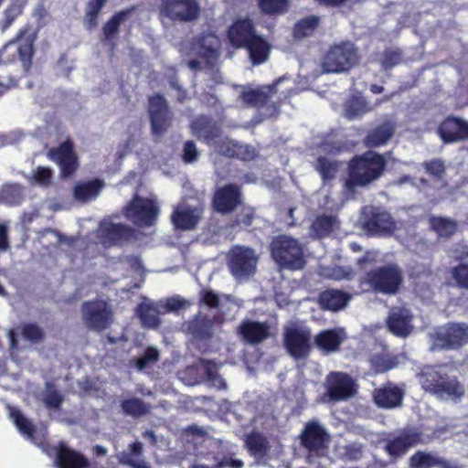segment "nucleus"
Instances as JSON below:
<instances>
[{
    "mask_svg": "<svg viewBox=\"0 0 468 468\" xmlns=\"http://www.w3.org/2000/svg\"><path fill=\"white\" fill-rule=\"evenodd\" d=\"M371 111L372 107L360 94L350 96L344 104V116L349 121L360 119Z\"/></svg>",
    "mask_w": 468,
    "mask_h": 468,
    "instance_id": "37",
    "label": "nucleus"
},
{
    "mask_svg": "<svg viewBox=\"0 0 468 468\" xmlns=\"http://www.w3.org/2000/svg\"><path fill=\"white\" fill-rule=\"evenodd\" d=\"M123 211L125 217L135 225L152 227L157 220L159 207L154 199L135 194Z\"/></svg>",
    "mask_w": 468,
    "mask_h": 468,
    "instance_id": "8",
    "label": "nucleus"
},
{
    "mask_svg": "<svg viewBox=\"0 0 468 468\" xmlns=\"http://www.w3.org/2000/svg\"><path fill=\"white\" fill-rule=\"evenodd\" d=\"M355 271L350 266H335L332 269L330 277L336 281H350L355 277Z\"/></svg>",
    "mask_w": 468,
    "mask_h": 468,
    "instance_id": "59",
    "label": "nucleus"
},
{
    "mask_svg": "<svg viewBox=\"0 0 468 468\" xmlns=\"http://www.w3.org/2000/svg\"><path fill=\"white\" fill-rule=\"evenodd\" d=\"M256 217L255 209L251 207H243L235 219V225H241L244 228H249Z\"/></svg>",
    "mask_w": 468,
    "mask_h": 468,
    "instance_id": "57",
    "label": "nucleus"
},
{
    "mask_svg": "<svg viewBox=\"0 0 468 468\" xmlns=\"http://www.w3.org/2000/svg\"><path fill=\"white\" fill-rule=\"evenodd\" d=\"M360 222L364 230L370 235H391L396 228L391 215L384 208L375 206L362 207Z\"/></svg>",
    "mask_w": 468,
    "mask_h": 468,
    "instance_id": "10",
    "label": "nucleus"
},
{
    "mask_svg": "<svg viewBox=\"0 0 468 468\" xmlns=\"http://www.w3.org/2000/svg\"><path fill=\"white\" fill-rule=\"evenodd\" d=\"M325 396L333 402L346 400L356 392L354 379L346 373L333 371L325 378Z\"/></svg>",
    "mask_w": 468,
    "mask_h": 468,
    "instance_id": "16",
    "label": "nucleus"
},
{
    "mask_svg": "<svg viewBox=\"0 0 468 468\" xmlns=\"http://www.w3.org/2000/svg\"><path fill=\"white\" fill-rule=\"evenodd\" d=\"M403 282V273L394 263L379 266L367 271L359 279L358 288L362 292L396 294Z\"/></svg>",
    "mask_w": 468,
    "mask_h": 468,
    "instance_id": "3",
    "label": "nucleus"
},
{
    "mask_svg": "<svg viewBox=\"0 0 468 468\" xmlns=\"http://www.w3.org/2000/svg\"><path fill=\"white\" fill-rule=\"evenodd\" d=\"M137 239L133 228L122 223H107L101 229V242L105 247H122Z\"/></svg>",
    "mask_w": 468,
    "mask_h": 468,
    "instance_id": "20",
    "label": "nucleus"
},
{
    "mask_svg": "<svg viewBox=\"0 0 468 468\" xmlns=\"http://www.w3.org/2000/svg\"><path fill=\"white\" fill-rule=\"evenodd\" d=\"M213 325L212 319L198 314L185 324V330L196 340L207 341L213 335Z\"/></svg>",
    "mask_w": 468,
    "mask_h": 468,
    "instance_id": "31",
    "label": "nucleus"
},
{
    "mask_svg": "<svg viewBox=\"0 0 468 468\" xmlns=\"http://www.w3.org/2000/svg\"><path fill=\"white\" fill-rule=\"evenodd\" d=\"M455 259L459 264L452 268V278L458 288L468 291V245H461L455 250Z\"/></svg>",
    "mask_w": 468,
    "mask_h": 468,
    "instance_id": "33",
    "label": "nucleus"
},
{
    "mask_svg": "<svg viewBox=\"0 0 468 468\" xmlns=\"http://www.w3.org/2000/svg\"><path fill=\"white\" fill-rule=\"evenodd\" d=\"M300 443L309 455L317 458L326 455L331 441L330 434L318 420L307 421L299 435Z\"/></svg>",
    "mask_w": 468,
    "mask_h": 468,
    "instance_id": "7",
    "label": "nucleus"
},
{
    "mask_svg": "<svg viewBox=\"0 0 468 468\" xmlns=\"http://www.w3.org/2000/svg\"><path fill=\"white\" fill-rule=\"evenodd\" d=\"M402 60L403 53L399 48H386L383 51L380 64L384 70H389L399 65Z\"/></svg>",
    "mask_w": 468,
    "mask_h": 468,
    "instance_id": "52",
    "label": "nucleus"
},
{
    "mask_svg": "<svg viewBox=\"0 0 468 468\" xmlns=\"http://www.w3.org/2000/svg\"><path fill=\"white\" fill-rule=\"evenodd\" d=\"M424 168L429 175L436 177L437 179H441L445 174L444 164L439 159H433L426 162L424 164Z\"/></svg>",
    "mask_w": 468,
    "mask_h": 468,
    "instance_id": "58",
    "label": "nucleus"
},
{
    "mask_svg": "<svg viewBox=\"0 0 468 468\" xmlns=\"http://www.w3.org/2000/svg\"><path fill=\"white\" fill-rule=\"evenodd\" d=\"M410 468H452L451 463L438 454L417 451L409 459Z\"/></svg>",
    "mask_w": 468,
    "mask_h": 468,
    "instance_id": "34",
    "label": "nucleus"
},
{
    "mask_svg": "<svg viewBox=\"0 0 468 468\" xmlns=\"http://www.w3.org/2000/svg\"><path fill=\"white\" fill-rule=\"evenodd\" d=\"M271 256L281 269L302 270L305 264L302 244L295 238L278 235L270 243Z\"/></svg>",
    "mask_w": 468,
    "mask_h": 468,
    "instance_id": "4",
    "label": "nucleus"
},
{
    "mask_svg": "<svg viewBox=\"0 0 468 468\" xmlns=\"http://www.w3.org/2000/svg\"><path fill=\"white\" fill-rule=\"evenodd\" d=\"M238 334L245 343L258 345L269 338L270 326L266 322L246 319L239 324Z\"/></svg>",
    "mask_w": 468,
    "mask_h": 468,
    "instance_id": "26",
    "label": "nucleus"
},
{
    "mask_svg": "<svg viewBox=\"0 0 468 468\" xmlns=\"http://www.w3.org/2000/svg\"><path fill=\"white\" fill-rule=\"evenodd\" d=\"M357 59L358 55L354 44L342 41L330 47L323 58L322 67L327 73L344 72L352 69Z\"/></svg>",
    "mask_w": 468,
    "mask_h": 468,
    "instance_id": "6",
    "label": "nucleus"
},
{
    "mask_svg": "<svg viewBox=\"0 0 468 468\" xmlns=\"http://www.w3.org/2000/svg\"><path fill=\"white\" fill-rule=\"evenodd\" d=\"M468 343V324L449 323L432 335L433 349H458Z\"/></svg>",
    "mask_w": 468,
    "mask_h": 468,
    "instance_id": "12",
    "label": "nucleus"
},
{
    "mask_svg": "<svg viewBox=\"0 0 468 468\" xmlns=\"http://www.w3.org/2000/svg\"><path fill=\"white\" fill-rule=\"evenodd\" d=\"M243 48L248 51L249 58L254 66L264 63L271 52V45L260 35H257Z\"/></svg>",
    "mask_w": 468,
    "mask_h": 468,
    "instance_id": "36",
    "label": "nucleus"
},
{
    "mask_svg": "<svg viewBox=\"0 0 468 468\" xmlns=\"http://www.w3.org/2000/svg\"><path fill=\"white\" fill-rule=\"evenodd\" d=\"M10 415L18 431L31 441H34V435L37 433L34 424L19 410L13 409Z\"/></svg>",
    "mask_w": 468,
    "mask_h": 468,
    "instance_id": "47",
    "label": "nucleus"
},
{
    "mask_svg": "<svg viewBox=\"0 0 468 468\" xmlns=\"http://www.w3.org/2000/svg\"><path fill=\"white\" fill-rule=\"evenodd\" d=\"M148 115L151 131L154 135L164 134L172 125L173 112L166 99L160 93H155L148 99Z\"/></svg>",
    "mask_w": 468,
    "mask_h": 468,
    "instance_id": "13",
    "label": "nucleus"
},
{
    "mask_svg": "<svg viewBox=\"0 0 468 468\" xmlns=\"http://www.w3.org/2000/svg\"><path fill=\"white\" fill-rule=\"evenodd\" d=\"M385 156L375 151L356 154L348 162L347 178L343 189L347 197L355 198L357 187H367L378 181L387 168Z\"/></svg>",
    "mask_w": 468,
    "mask_h": 468,
    "instance_id": "1",
    "label": "nucleus"
},
{
    "mask_svg": "<svg viewBox=\"0 0 468 468\" xmlns=\"http://www.w3.org/2000/svg\"><path fill=\"white\" fill-rule=\"evenodd\" d=\"M336 224L337 218L335 216L325 214L318 215L311 225V231L316 238L323 239L333 232Z\"/></svg>",
    "mask_w": 468,
    "mask_h": 468,
    "instance_id": "40",
    "label": "nucleus"
},
{
    "mask_svg": "<svg viewBox=\"0 0 468 468\" xmlns=\"http://www.w3.org/2000/svg\"><path fill=\"white\" fill-rule=\"evenodd\" d=\"M349 294L339 290L330 289L322 292L318 302L323 310L337 312L347 304Z\"/></svg>",
    "mask_w": 468,
    "mask_h": 468,
    "instance_id": "35",
    "label": "nucleus"
},
{
    "mask_svg": "<svg viewBox=\"0 0 468 468\" xmlns=\"http://www.w3.org/2000/svg\"><path fill=\"white\" fill-rule=\"evenodd\" d=\"M203 212V207H177L171 215V221L177 229L192 230L199 223Z\"/></svg>",
    "mask_w": 468,
    "mask_h": 468,
    "instance_id": "25",
    "label": "nucleus"
},
{
    "mask_svg": "<svg viewBox=\"0 0 468 468\" xmlns=\"http://www.w3.org/2000/svg\"><path fill=\"white\" fill-rule=\"evenodd\" d=\"M431 437L425 435L419 427H407L402 429L398 436L386 441L385 452L392 458H400L407 452L417 445L426 444Z\"/></svg>",
    "mask_w": 468,
    "mask_h": 468,
    "instance_id": "11",
    "label": "nucleus"
},
{
    "mask_svg": "<svg viewBox=\"0 0 468 468\" xmlns=\"http://www.w3.org/2000/svg\"><path fill=\"white\" fill-rule=\"evenodd\" d=\"M257 35L255 24L249 17L236 19L227 32L229 43L236 48H243Z\"/></svg>",
    "mask_w": 468,
    "mask_h": 468,
    "instance_id": "22",
    "label": "nucleus"
},
{
    "mask_svg": "<svg viewBox=\"0 0 468 468\" xmlns=\"http://www.w3.org/2000/svg\"><path fill=\"white\" fill-rule=\"evenodd\" d=\"M240 203V188L235 184H227L214 192L211 205L214 211L226 215L232 213Z\"/></svg>",
    "mask_w": 468,
    "mask_h": 468,
    "instance_id": "19",
    "label": "nucleus"
},
{
    "mask_svg": "<svg viewBox=\"0 0 468 468\" xmlns=\"http://www.w3.org/2000/svg\"><path fill=\"white\" fill-rule=\"evenodd\" d=\"M198 155H199V153L197 151L195 142L186 141L184 144V148H183V154H182L183 161L186 164L194 163L195 161L197 160Z\"/></svg>",
    "mask_w": 468,
    "mask_h": 468,
    "instance_id": "60",
    "label": "nucleus"
},
{
    "mask_svg": "<svg viewBox=\"0 0 468 468\" xmlns=\"http://www.w3.org/2000/svg\"><path fill=\"white\" fill-rule=\"evenodd\" d=\"M53 178V170L47 166H37L33 173L34 181L42 186H48Z\"/></svg>",
    "mask_w": 468,
    "mask_h": 468,
    "instance_id": "55",
    "label": "nucleus"
},
{
    "mask_svg": "<svg viewBox=\"0 0 468 468\" xmlns=\"http://www.w3.org/2000/svg\"><path fill=\"white\" fill-rule=\"evenodd\" d=\"M280 80L281 79H278L263 89L243 90L239 94V99L247 107L263 108L269 103L272 95L277 92V86Z\"/></svg>",
    "mask_w": 468,
    "mask_h": 468,
    "instance_id": "28",
    "label": "nucleus"
},
{
    "mask_svg": "<svg viewBox=\"0 0 468 468\" xmlns=\"http://www.w3.org/2000/svg\"><path fill=\"white\" fill-rule=\"evenodd\" d=\"M320 19L316 16H309L300 19L293 27L294 36L304 37L311 36L317 28Z\"/></svg>",
    "mask_w": 468,
    "mask_h": 468,
    "instance_id": "48",
    "label": "nucleus"
},
{
    "mask_svg": "<svg viewBox=\"0 0 468 468\" xmlns=\"http://www.w3.org/2000/svg\"><path fill=\"white\" fill-rule=\"evenodd\" d=\"M412 314L406 308H393L386 320L387 327L394 335L408 336L412 331Z\"/></svg>",
    "mask_w": 468,
    "mask_h": 468,
    "instance_id": "27",
    "label": "nucleus"
},
{
    "mask_svg": "<svg viewBox=\"0 0 468 468\" xmlns=\"http://www.w3.org/2000/svg\"><path fill=\"white\" fill-rule=\"evenodd\" d=\"M55 463L58 468H90V463L81 452L60 441L55 447Z\"/></svg>",
    "mask_w": 468,
    "mask_h": 468,
    "instance_id": "24",
    "label": "nucleus"
},
{
    "mask_svg": "<svg viewBox=\"0 0 468 468\" xmlns=\"http://www.w3.org/2000/svg\"><path fill=\"white\" fill-rule=\"evenodd\" d=\"M431 228L441 238H451L458 229L456 221L442 217L431 216L430 218Z\"/></svg>",
    "mask_w": 468,
    "mask_h": 468,
    "instance_id": "44",
    "label": "nucleus"
},
{
    "mask_svg": "<svg viewBox=\"0 0 468 468\" xmlns=\"http://www.w3.org/2000/svg\"><path fill=\"white\" fill-rule=\"evenodd\" d=\"M12 48H14L15 53H17L24 71L28 73L32 67V58L35 53L33 40L27 39L19 43L16 41L8 42L0 50V63H11L14 61L15 54H12V57L8 54Z\"/></svg>",
    "mask_w": 468,
    "mask_h": 468,
    "instance_id": "21",
    "label": "nucleus"
},
{
    "mask_svg": "<svg viewBox=\"0 0 468 468\" xmlns=\"http://www.w3.org/2000/svg\"><path fill=\"white\" fill-rule=\"evenodd\" d=\"M45 388L46 393L43 398L45 406L49 410H59L64 400L62 394L52 382H47Z\"/></svg>",
    "mask_w": 468,
    "mask_h": 468,
    "instance_id": "49",
    "label": "nucleus"
},
{
    "mask_svg": "<svg viewBox=\"0 0 468 468\" xmlns=\"http://www.w3.org/2000/svg\"><path fill=\"white\" fill-rule=\"evenodd\" d=\"M198 304L205 305L210 309L218 308L220 305V299L218 293L211 289H202L199 292Z\"/></svg>",
    "mask_w": 468,
    "mask_h": 468,
    "instance_id": "54",
    "label": "nucleus"
},
{
    "mask_svg": "<svg viewBox=\"0 0 468 468\" xmlns=\"http://www.w3.org/2000/svg\"><path fill=\"white\" fill-rule=\"evenodd\" d=\"M216 144L219 154L230 158L247 159L246 154L249 153L248 146L239 144L238 142L229 139L221 140Z\"/></svg>",
    "mask_w": 468,
    "mask_h": 468,
    "instance_id": "43",
    "label": "nucleus"
},
{
    "mask_svg": "<svg viewBox=\"0 0 468 468\" xmlns=\"http://www.w3.org/2000/svg\"><path fill=\"white\" fill-rule=\"evenodd\" d=\"M215 463L214 468H241L243 466V462L240 460L233 459L232 455L229 454L219 459L218 456L213 457Z\"/></svg>",
    "mask_w": 468,
    "mask_h": 468,
    "instance_id": "61",
    "label": "nucleus"
},
{
    "mask_svg": "<svg viewBox=\"0 0 468 468\" xmlns=\"http://www.w3.org/2000/svg\"><path fill=\"white\" fill-rule=\"evenodd\" d=\"M103 187L104 182L101 179L95 178L77 184L73 188V195L76 200L88 202L91 199H95Z\"/></svg>",
    "mask_w": 468,
    "mask_h": 468,
    "instance_id": "38",
    "label": "nucleus"
},
{
    "mask_svg": "<svg viewBox=\"0 0 468 468\" xmlns=\"http://www.w3.org/2000/svg\"><path fill=\"white\" fill-rule=\"evenodd\" d=\"M258 257L253 249L234 246L229 253V269L235 278H247L256 271Z\"/></svg>",
    "mask_w": 468,
    "mask_h": 468,
    "instance_id": "15",
    "label": "nucleus"
},
{
    "mask_svg": "<svg viewBox=\"0 0 468 468\" xmlns=\"http://www.w3.org/2000/svg\"><path fill=\"white\" fill-rule=\"evenodd\" d=\"M345 340L342 329H324L314 336V345L324 355L339 351Z\"/></svg>",
    "mask_w": 468,
    "mask_h": 468,
    "instance_id": "29",
    "label": "nucleus"
},
{
    "mask_svg": "<svg viewBox=\"0 0 468 468\" xmlns=\"http://www.w3.org/2000/svg\"><path fill=\"white\" fill-rule=\"evenodd\" d=\"M403 397V390L391 383L375 389L373 393L376 405L382 409L399 407L402 404Z\"/></svg>",
    "mask_w": 468,
    "mask_h": 468,
    "instance_id": "30",
    "label": "nucleus"
},
{
    "mask_svg": "<svg viewBox=\"0 0 468 468\" xmlns=\"http://www.w3.org/2000/svg\"><path fill=\"white\" fill-rule=\"evenodd\" d=\"M121 407L126 415L133 417L144 416L149 411L146 404L141 399L137 398L124 399Z\"/></svg>",
    "mask_w": 468,
    "mask_h": 468,
    "instance_id": "50",
    "label": "nucleus"
},
{
    "mask_svg": "<svg viewBox=\"0 0 468 468\" xmlns=\"http://www.w3.org/2000/svg\"><path fill=\"white\" fill-rule=\"evenodd\" d=\"M312 332L307 326H287L282 335L283 346L294 360L307 358L312 351Z\"/></svg>",
    "mask_w": 468,
    "mask_h": 468,
    "instance_id": "9",
    "label": "nucleus"
},
{
    "mask_svg": "<svg viewBox=\"0 0 468 468\" xmlns=\"http://www.w3.org/2000/svg\"><path fill=\"white\" fill-rule=\"evenodd\" d=\"M23 12V6L17 4L10 5L5 10V27H9Z\"/></svg>",
    "mask_w": 468,
    "mask_h": 468,
    "instance_id": "62",
    "label": "nucleus"
},
{
    "mask_svg": "<svg viewBox=\"0 0 468 468\" xmlns=\"http://www.w3.org/2000/svg\"><path fill=\"white\" fill-rule=\"evenodd\" d=\"M136 313L144 327L157 328L161 324L159 311L153 303H140L137 306Z\"/></svg>",
    "mask_w": 468,
    "mask_h": 468,
    "instance_id": "41",
    "label": "nucleus"
},
{
    "mask_svg": "<svg viewBox=\"0 0 468 468\" xmlns=\"http://www.w3.org/2000/svg\"><path fill=\"white\" fill-rule=\"evenodd\" d=\"M108 0H89L84 15V25L87 29L91 30L98 25V18L101 10Z\"/></svg>",
    "mask_w": 468,
    "mask_h": 468,
    "instance_id": "46",
    "label": "nucleus"
},
{
    "mask_svg": "<svg viewBox=\"0 0 468 468\" xmlns=\"http://www.w3.org/2000/svg\"><path fill=\"white\" fill-rule=\"evenodd\" d=\"M22 338L31 344L42 343L46 338V333L35 322L24 323L19 327Z\"/></svg>",
    "mask_w": 468,
    "mask_h": 468,
    "instance_id": "45",
    "label": "nucleus"
},
{
    "mask_svg": "<svg viewBox=\"0 0 468 468\" xmlns=\"http://www.w3.org/2000/svg\"><path fill=\"white\" fill-rule=\"evenodd\" d=\"M189 128L192 135L207 144H216L221 135L220 126L206 115H199L192 120Z\"/></svg>",
    "mask_w": 468,
    "mask_h": 468,
    "instance_id": "23",
    "label": "nucleus"
},
{
    "mask_svg": "<svg viewBox=\"0 0 468 468\" xmlns=\"http://www.w3.org/2000/svg\"><path fill=\"white\" fill-rule=\"evenodd\" d=\"M261 11L265 15H276L286 12L288 0H258Z\"/></svg>",
    "mask_w": 468,
    "mask_h": 468,
    "instance_id": "53",
    "label": "nucleus"
},
{
    "mask_svg": "<svg viewBox=\"0 0 468 468\" xmlns=\"http://www.w3.org/2000/svg\"><path fill=\"white\" fill-rule=\"evenodd\" d=\"M443 144H452L468 141V121L455 116L445 117L436 130Z\"/></svg>",
    "mask_w": 468,
    "mask_h": 468,
    "instance_id": "18",
    "label": "nucleus"
},
{
    "mask_svg": "<svg viewBox=\"0 0 468 468\" xmlns=\"http://www.w3.org/2000/svg\"><path fill=\"white\" fill-rule=\"evenodd\" d=\"M159 358V353L154 347H147L144 355L136 359V367L142 370L147 367L151 363H154Z\"/></svg>",
    "mask_w": 468,
    "mask_h": 468,
    "instance_id": "56",
    "label": "nucleus"
},
{
    "mask_svg": "<svg viewBox=\"0 0 468 468\" xmlns=\"http://www.w3.org/2000/svg\"><path fill=\"white\" fill-rule=\"evenodd\" d=\"M395 132V123L392 121H385L367 132L364 143L369 148L385 145L393 137Z\"/></svg>",
    "mask_w": 468,
    "mask_h": 468,
    "instance_id": "32",
    "label": "nucleus"
},
{
    "mask_svg": "<svg viewBox=\"0 0 468 468\" xmlns=\"http://www.w3.org/2000/svg\"><path fill=\"white\" fill-rule=\"evenodd\" d=\"M314 168L320 175L323 185H331V182L336 177L339 171L340 163L335 160H330L325 156H319L316 159Z\"/></svg>",
    "mask_w": 468,
    "mask_h": 468,
    "instance_id": "39",
    "label": "nucleus"
},
{
    "mask_svg": "<svg viewBox=\"0 0 468 468\" xmlns=\"http://www.w3.org/2000/svg\"><path fill=\"white\" fill-rule=\"evenodd\" d=\"M134 10V7L126 8L116 12L102 27V34L106 41H111L114 36L118 33L119 27L122 22H124L131 13Z\"/></svg>",
    "mask_w": 468,
    "mask_h": 468,
    "instance_id": "42",
    "label": "nucleus"
},
{
    "mask_svg": "<svg viewBox=\"0 0 468 468\" xmlns=\"http://www.w3.org/2000/svg\"><path fill=\"white\" fill-rule=\"evenodd\" d=\"M422 388L441 399H460L465 393L464 387L456 376L447 372L445 365H431L419 374Z\"/></svg>",
    "mask_w": 468,
    "mask_h": 468,
    "instance_id": "2",
    "label": "nucleus"
},
{
    "mask_svg": "<svg viewBox=\"0 0 468 468\" xmlns=\"http://www.w3.org/2000/svg\"><path fill=\"white\" fill-rule=\"evenodd\" d=\"M170 87L176 91V101L179 103H183L186 101L189 100V96L187 90L184 89L176 76L171 77L169 80Z\"/></svg>",
    "mask_w": 468,
    "mask_h": 468,
    "instance_id": "63",
    "label": "nucleus"
},
{
    "mask_svg": "<svg viewBox=\"0 0 468 468\" xmlns=\"http://www.w3.org/2000/svg\"><path fill=\"white\" fill-rule=\"evenodd\" d=\"M47 157L58 166L62 178L73 176L80 166L74 143L69 138L59 144L58 146L50 148L47 152Z\"/></svg>",
    "mask_w": 468,
    "mask_h": 468,
    "instance_id": "14",
    "label": "nucleus"
},
{
    "mask_svg": "<svg viewBox=\"0 0 468 468\" xmlns=\"http://www.w3.org/2000/svg\"><path fill=\"white\" fill-rule=\"evenodd\" d=\"M186 304V300L179 297H172L167 299L165 303V310L167 312L178 311L184 308Z\"/></svg>",
    "mask_w": 468,
    "mask_h": 468,
    "instance_id": "64",
    "label": "nucleus"
},
{
    "mask_svg": "<svg viewBox=\"0 0 468 468\" xmlns=\"http://www.w3.org/2000/svg\"><path fill=\"white\" fill-rule=\"evenodd\" d=\"M80 311L84 324L91 331L102 332L109 328L114 320L111 304L103 299L96 298L83 302Z\"/></svg>",
    "mask_w": 468,
    "mask_h": 468,
    "instance_id": "5",
    "label": "nucleus"
},
{
    "mask_svg": "<svg viewBox=\"0 0 468 468\" xmlns=\"http://www.w3.org/2000/svg\"><path fill=\"white\" fill-rule=\"evenodd\" d=\"M246 445L253 455H263L267 452L268 442L260 433H251L247 436Z\"/></svg>",
    "mask_w": 468,
    "mask_h": 468,
    "instance_id": "51",
    "label": "nucleus"
},
{
    "mask_svg": "<svg viewBox=\"0 0 468 468\" xmlns=\"http://www.w3.org/2000/svg\"><path fill=\"white\" fill-rule=\"evenodd\" d=\"M199 13L200 6L196 0H162L160 5V14L173 21H194Z\"/></svg>",
    "mask_w": 468,
    "mask_h": 468,
    "instance_id": "17",
    "label": "nucleus"
}]
</instances>
